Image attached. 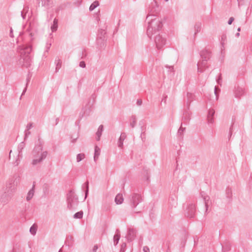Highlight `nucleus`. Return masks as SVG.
I'll list each match as a JSON object with an SVG mask.
<instances>
[{
  "mask_svg": "<svg viewBox=\"0 0 252 252\" xmlns=\"http://www.w3.org/2000/svg\"><path fill=\"white\" fill-rule=\"evenodd\" d=\"M158 5L156 0H154L151 3L149 7V12L152 13L151 15L147 16V20H150L148 22V26L147 30V34L149 37L157 32L159 31L162 27V24L160 20L158 18H154L149 20V18L152 17H155L154 13L157 12Z\"/></svg>",
  "mask_w": 252,
  "mask_h": 252,
  "instance_id": "obj_1",
  "label": "nucleus"
},
{
  "mask_svg": "<svg viewBox=\"0 0 252 252\" xmlns=\"http://www.w3.org/2000/svg\"><path fill=\"white\" fill-rule=\"evenodd\" d=\"M19 50L20 54V58L19 60V64L22 66L29 67L31 65L32 60L30 54L32 51V46L29 45H23L19 46Z\"/></svg>",
  "mask_w": 252,
  "mask_h": 252,
  "instance_id": "obj_2",
  "label": "nucleus"
},
{
  "mask_svg": "<svg viewBox=\"0 0 252 252\" xmlns=\"http://www.w3.org/2000/svg\"><path fill=\"white\" fill-rule=\"evenodd\" d=\"M39 144L35 146L32 151L33 159L32 161V164L35 165L44 160L47 156V152H42V144L40 139H38Z\"/></svg>",
  "mask_w": 252,
  "mask_h": 252,
  "instance_id": "obj_3",
  "label": "nucleus"
},
{
  "mask_svg": "<svg viewBox=\"0 0 252 252\" xmlns=\"http://www.w3.org/2000/svg\"><path fill=\"white\" fill-rule=\"evenodd\" d=\"M129 204L132 209V212L134 213H140L142 210V208L137 209V205L142 201L141 195L140 194L133 193L129 196Z\"/></svg>",
  "mask_w": 252,
  "mask_h": 252,
  "instance_id": "obj_4",
  "label": "nucleus"
},
{
  "mask_svg": "<svg viewBox=\"0 0 252 252\" xmlns=\"http://www.w3.org/2000/svg\"><path fill=\"white\" fill-rule=\"evenodd\" d=\"M67 208L70 210H75L78 205V198L74 192L70 190L67 195Z\"/></svg>",
  "mask_w": 252,
  "mask_h": 252,
  "instance_id": "obj_5",
  "label": "nucleus"
},
{
  "mask_svg": "<svg viewBox=\"0 0 252 252\" xmlns=\"http://www.w3.org/2000/svg\"><path fill=\"white\" fill-rule=\"evenodd\" d=\"M18 182L16 179H11L6 183L5 191L12 195L16 191Z\"/></svg>",
  "mask_w": 252,
  "mask_h": 252,
  "instance_id": "obj_6",
  "label": "nucleus"
},
{
  "mask_svg": "<svg viewBox=\"0 0 252 252\" xmlns=\"http://www.w3.org/2000/svg\"><path fill=\"white\" fill-rule=\"evenodd\" d=\"M155 42L158 49L161 48L165 44L166 39L162 37L161 35L158 34L156 36Z\"/></svg>",
  "mask_w": 252,
  "mask_h": 252,
  "instance_id": "obj_7",
  "label": "nucleus"
},
{
  "mask_svg": "<svg viewBox=\"0 0 252 252\" xmlns=\"http://www.w3.org/2000/svg\"><path fill=\"white\" fill-rule=\"evenodd\" d=\"M208 61V60L202 59L201 61L198 63L197 64L198 72L202 73L208 67L207 65Z\"/></svg>",
  "mask_w": 252,
  "mask_h": 252,
  "instance_id": "obj_8",
  "label": "nucleus"
},
{
  "mask_svg": "<svg viewBox=\"0 0 252 252\" xmlns=\"http://www.w3.org/2000/svg\"><path fill=\"white\" fill-rule=\"evenodd\" d=\"M13 195L4 191L0 197V202L3 204H6L10 200Z\"/></svg>",
  "mask_w": 252,
  "mask_h": 252,
  "instance_id": "obj_9",
  "label": "nucleus"
},
{
  "mask_svg": "<svg viewBox=\"0 0 252 252\" xmlns=\"http://www.w3.org/2000/svg\"><path fill=\"white\" fill-rule=\"evenodd\" d=\"M195 206L193 204H190L188 208L187 217L189 218H193L195 216Z\"/></svg>",
  "mask_w": 252,
  "mask_h": 252,
  "instance_id": "obj_10",
  "label": "nucleus"
},
{
  "mask_svg": "<svg viewBox=\"0 0 252 252\" xmlns=\"http://www.w3.org/2000/svg\"><path fill=\"white\" fill-rule=\"evenodd\" d=\"M200 57L202 59L209 60L211 57V52L208 49H204L201 51Z\"/></svg>",
  "mask_w": 252,
  "mask_h": 252,
  "instance_id": "obj_11",
  "label": "nucleus"
},
{
  "mask_svg": "<svg viewBox=\"0 0 252 252\" xmlns=\"http://www.w3.org/2000/svg\"><path fill=\"white\" fill-rule=\"evenodd\" d=\"M245 94L244 89L240 87H237L235 88L234 90L235 96L236 98H240L241 96Z\"/></svg>",
  "mask_w": 252,
  "mask_h": 252,
  "instance_id": "obj_12",
  "label": "nucleus"
},
{
  "mask_svg": "<svg viewBox=\"0 0 252 252\" xmlns=\"http://www.w3.org/2000/svg\"><path fill=\"white\" fill-rule=\"evenodd\" d=\"M136 231L133 228L129 229L127 238L128 241H132L136 236Z\"/></svg>",
  "mask_w": 252,
  "mask_h": 252,
  "instance_id": "obj_13",
  "label": "nucleus"
},
{
  "mask_svg": "<svg viewBox=\"0 0 252 252\" xmlns=\"http://www.w3.org/2000/svg\"><path fill=\"white\" fill-rule=\"evenodd\" d=\"M126 135L125 132H122L120 135V138L118 141V146L120 148H123V141L126 138Z\"/></svg>",
  "mask_w": 252,
  "mask_h": 252,
  "instance_id": "obj_14",
  "label": "nucleus"
},
{
  "mask_svg": "<svg viewBox=\"0 0 252 252\" xmlns=\"http://www.w3.org/2000/svg\"><path fill=\"white\" fill-rule=\"evenodd\" d=\"M34 187L35 185L33 184L32 188L29 191L26 197L27 201H30L33 197L34 193Z\"/></svg>",
  "mask_w": 252,
  "mask_h": 252,
  "instance_id": "obj_15",
  "label": "nucleus"
},
{
  "mask_svg": "<svg viewBox=\"0 0 252 252\" xmlns=\"http://www.w3.org/2000/svg\"><path fill=\"white\" fill-rule=\"evenodd\" d=\"M215 111L214 109H210L208 111V121L210 124H213L214 123L213 116L215 114Z\"/></svg>",
  "mask_w": 252,
  "mask_h": 252,
  "instance_id": "obj_16",
  "label": "nucleus"
},
{
  "mask_svg": "<svg viewBox=\"0 0 252 252\" xmlns=\"http://www.w3.org/2000/svg\"><path fill=\"white\" fill-rule=\"evenodd\" d=\"M41 5L47 8H49L52 6L53 2L50 0H41Z\"/></svg>",
  "mask_w": 252,
  "mask_h": 252,
  "instance_id": "obj_17",
  "label": "nucleus"
},
{
  "mask_svg": "<svg viewBox=\"0 0 252 252\" xmlns=\"http://www.w3.org/2000/svg\"><path fill=\"white\" fill-rule=\"evenodd\" d=\"M103 130V125H101L99 126L97 131L96 133V140L97 141H99L100 140Z\"/></svg>",
  "mask_w": 252,
  "mask_h": 252,
  "instance_id": "obj_18",
  "label": "nucleus"
},
{
  "mask_svg": "<svg viewBox=\"0 0 252 252\" xmlns=\"http://www.w3.org/2000/svg\"><path fill=\"white\" fill-rule=\"evenodd\" d=\"M100 148L97 146H95L94 147V159L95 161H96L97 160V159L98 158V157L100 155Z\"/></svg>",
  "mask_w": 252,
  "mask_h": 252,
  "instance_id": "obj_19",
  "label": "nucleus"
},
{
  "mask_svg": "<svg viewBox=\"0 0 252 252\" xmlns=\"http://www.w3.org/2000/svg\"><path fill=\"white\" fill-rule=\"evenodd\" d=\"M120 238V231L118 229H117L116 230V233L115 234V235H114V238H113L114 244L115 246L118 244Z\"/></svg>",
  "mask_w": 252,
  "mask_h": 252,
  "instance_id": "obj_20",
  "label": "nucleus"
},
{
  "mask_svg": "<svg viewBox=\"0 0 252 252\" xmlns=\"http://www.w3.org/2000/svg\"><path fill=\"white\" fill-rule=\"evenodd\" d=\"M124 198L121 194H118L115 198V201L117 204H121L123 203Z\"/></svg>",
  "mask_w": 252,
  "mask_h": 252,
  "instance_id": "obj_21",
  "label": "nucleus"
},
{
  "mask_svg": "<svg viewBox=\"0 0 252 252\" xmlns=\"http://www.w3.org/2000/svg\"><path fill=\"white\" fill-rule=\"evenodd\" d=\"M187 104L189 105L190 102L194 99V95L190 93H188L187 94Z\"/></svg>",
  "mask_w": 252,
  "mask_h": 252,
  "instance_id": "obj_22",
  "label": "nucleus"
},
{
  "mask_svg": "<svg viewBox=\"0 0 252 252\" xmlns=\"http://www.w3.org/2000/svg\"><path fill=\"white\" fill-rule=\"evenodd\" d=\"M55 63L56 64V72H57L59 71V69H60L62 66V62L61 60L59 59H56Z\"/></svg>",
  "mask_w": 252,
  "mask_h": 252,
  "instance_id": "obj_23",
  "label": "nucleus"
},
{
  "mask_svg": "<svg viewBox=\"0 0 252 252\" xmlns=\"http://www.w3.org/2000/svg\"><path fill=\"white\" fill-rule=\"evenodd\" d=\"M203 199L205 204L206 212L207 211L208 209V203L209 202L210 197L208 195H205L203 196Z\"/></svg>",
  "mask_w": 252,
  "mask_h": 252,
  "instance_id": "obj_24",
  "label": "nucleus"
},
{
  "mask_svg": "<svg viewBox=\"0 0 252 252\" xmlns=\"http://www.w3.org/2000/svg\"><path fill=\"white\" fill-rule=\"evenodd\" d=\"M201 28V24L200 23H197L195 24V25H194V30H195L194 34L195 35L200 31Z\"/></svg>",
  "mask_w": 252,
  "mask_h": 252,
  "instance_id": "obj_25",
  "label": "nucleus"
},
{
  "mask_svg": "<svg viewBox=\"0 0 252 252\" xmlns=\"http://www.w3.org/2000/svg\"><path fill=\"white\" fill-rule=\"evenodd\" d=\"M51 30L53 32L56 31L58 28V20L56 19H55L53 21V24L51 27Z\"/></svg>",
  "mask_w": 252,
  "mask_h": 252,
  "instance_id": "obj_26",
  "label": "nucleus"
},
{
  "mask_svg": "<svg viewBox=\"0 0 252 252\" xmlns=\"http://www.w3.org/2000/svg\"><path fill=\"white\" fill-rule=\"evenodd\" d=\"M99 5V2L98 1H94L90 6L89 10L90 11H93L94 9L96 7Z\"/></svg>",
  "mask_w": 252,
  "mask_h": 252,
  "instance_id": "obj_27",
  "label": "nucleus"
},
{
  "mask_svg": "<svg viewBox=\"0 0 252 252\" xmlns=\"http://www.w3.org/2000/svg\"><path fill=\"white\" fill-rule=\"evenodd\" d=\"M83 216V212L82 211H80L76 213L74 216L73 218L74 219H82Z\"/></svg>",
  "mask_w": 252,
  "mask_h": 252,
  "instance_id": "obj_28",
  "label": "nucleus"
},
{
  "mask_svg": "<svg viewBox=\"0 0 252 252\" xmlns=\"http://www.w3.org/2000/svg\"><path fill=\"white\" fill-rule=\"evenodd\" d=\"M183 119L184 121H188L190 119V114L188 111H185L183 116Z\"/></svg>",
  "mask_w": 252,
  "mask_h": 252,
  "instance_id": "obj_29",
  "label": "nucleus"
},
{
  "mask_svg": "<svg viewBox=\"0 0 252 252\" xmlns=\"http://www.w3.org/2000/svg\"><path fill=\"white\" fill-rule=\"evenodd\" d=\"M73 242V237L71 236H68L66 238L65 243L67 244L68 246H71L72 245V243Z\"/></svg>",
  "mask_w": 252,
  "mask_h": 252,
  "instance_id": "obj_30",
  "label": "nucleus"
},
{
  "mask_svg": "<svg viewBox=\"0 0 252 252\" xmlns=\"http://www.w3.org/2000/svg\"><path fill=\"white\" fill-rule=\"evenodd\" d=\"M130 120L131 122H130V126L133 128L136 124V118L135 116H132L131 117Z\"/></svg>",
  "mask_w": 252,
  "mask_h": 252,
  "instance_id": "obj_31",
  "label": "nucleus"
},
{
  "mask_svg": "<svg viewBox=\"0 0 252 252\" xmlns=\"http://www.w3.org/2000/svg\"><path fill=\"white\" fill-rule=\"evenodd\" d=\"M36 230H37V226L35 224L32 225L30 229V231L31 233L33 235H34L36 234Z\"/></svg>",
  "mask_w": 252,
  "mask_h": 252,
  "instance_id": "obj_32",
  "label": "nucleus"
},
{
  "mask_svg": "<svg viewBox=\"0 0 252 252\" xmlns=\"http://www.w3.org/2000/svg\"><path fill=\"white\" fill-rule=\"evenodd\" d=\"M84 158H85V154H79L77 155V157H76L77 161L80 162Z\"/></svg>",
  "mask_w": 252,
  "mask_h": 252,
  "instance_id": "obj_33",
  "label": "nucleus"
},
{
  "mask_svg": "<svg viewBox=\"0 0 252 252\" xmlns=\"http://www.w3.org/2000/svg\"><path fill=\"white\" fill-rule=\"evenodd\" d=\"M226 41V34H222L221 37V44L223 47H224V45L225 41Z\"/></svg>",
  "mask_w": 252,
  "mask_h": 252,
  "instance_id": "obj_34",
  "label": "nucleus"
},
{
  "mask_svg": "<svg viewBox=\"0 0 252 252\" xmlns=\"http://www.w3.org/2000/svg\"><path fill=\"white\" fill-rule=\"evenodd\" d=\"M25 147V143L24 142H21L18 146V149L19 150V154L22 152V149Z\"/></svg>",
  "mask_w": 252,
  "mask_h": 252,
  "instance_id": "obj_35",
  "label": "nucleus"
},
{
  "mask_svg": "<svg viewBox=\"0 0 252 252\" xmlns=\"http://www.w3.org/2000/svg\"><path fill=\"white\" fill-rule=\"evenodd\" d=\"M185 130V128H183L182 127V124L181 125V126L180 127L178 131V134L180 135H182L184 132V131Z\"/></svg>",
  "mask_w": 252,
  "mask_h": 252,
  "instance_id": "obj_36",
  "label": "nucleus"
},
{
  "mask_svg": "<svg viewBox=\"0 0 252 252\" xmlns=\"http://www.w3.org/2000/svg\"><path fill=\"white\" fill-rule=\"evenodd\" d=\"M85 184L86 187V189L85 190V197H86L89 192V182L87 181Z\"/></svg>",
  "mask_w": 252,
  "mask_h": 252,
  "instance_id": "obj_37",
  "label": "nucleus"
},
{
  "mask_svg": "<svg viewBox=\"0 0 252 252\" xmlns=\"http://www.w3.org/2000/svg\"><path fill=\"white\" fill-rule=\"evenodd\" d=\"M30 134L31 132L30 131V130L26 129L25 131V139H26Z\"/></svg>",
  "mask_w": 252,
  "mask_h": 252,
  "instance_id": "obj_38",
  "label": "nucleus"
},
{
  "mask_svg": "<svg viewBox=\"0 0 252 252\" xmlns=\"http://www.w3.org/2000/svg\"><path fill=\"white\" fill-rule=\"evenodd\" d=\"M27 32L29 35V36H30V37H31L30 40H32L33 39V38H32L33 34H32V32H31V30L29 29H27Z\"/></svg>",
  "mask_w": 252,
  "mask_h": 252,
  "instance_id": "obj_39",
  "label": "nucleus"
},
{
  "mask_svg": "<svg viewBox=\"0 0 252 252\" xmlns=\"http://www.w3.org/2000/svg\"><path fill=\"white\" fill-rule=\"evenodd\" d=\"M223 250L224 252H228L230 250V247L229 246H226L225 247H222Z\"/></svg>",
  "mask_w": 252,
  "mask_h": 252,
  "instance_id": "obj_40",
  "label": "nucleus"
},
{
  "mask_svg": "<svg viewBox=\"0 0 252 252\" xmlns=\"http://www.w3.org/2000/svg\"><path fill=\"white\" fill-rule=\"evenodd\" d=\"M165 67L168 69V71L170 72H173L174 71V68L173 66H168L166 65Z\"/></svg>",
  "mask_w": 252,
  "mask_h": 252,
  "instance_id": "obj_41",
  "label": "nucleus"
},
{
  "mask_svg": "<svg viewBox=\"0 0 252 252\" xmlns=\"http://www.w3.org/2000/svg\"><path fill=\"white\" fill-rule=\"evenodd\" d=\"M126 247V243H123L121 245V248L120 251L121 252H124V251H125V249Z\"/></svg>",
  "mask_w": 252,
  "mask_h": 252,
  "instance_id": "obj_42",
  "label": "nucleus"
},
{
  "mask_svg": "<svg viewBox=\"0 0 252 252\" xmlns=\"http://www.w3.org/2000/svg\"><path fill=\"white\" fill-rule=\"evenodd\" d=\"M32 123H29L26 126V129L30 130L31 129L32 127Z\"/></svg>",
  "mask_w": 252,
  "mask_h": 252,
  "instance_id": "obj_43",
  "label": "nucleus"
},
{
  "mask_svg": "<svg viewBox=\"0 0 252 252\" xmlns=\"http://www.w3.org/2000/svg\"><path fill=\"white\" fill-rule=\"evenodd\" d=\"M79 66L81 67L85 68L86 67V63H85V62H84V61L80 62V63H79Z\"/></svg>",
  "mask_w": 252,
  "mask_h": 252,
  "instance_id": "obj_44",
  "label": "nucleus"
},
{
  "mask_svg": "<svg viewBox=\"0 0 252 252\" xmlns=\"http://www.w3.org/2000/svg\"><path fill=\"white\" fill-rule=\"evenodd\" d=\"M110 206L109 204H107V205H103V209L105 210V211H107L109 209Z\"/></svg>",
  "mask_w": 252,
  "mask_h": 252,
  "instance_id": "obj_45",
  "label": "nucleus"
},
{
  "mask_svg": "<svg viewBox=\"0 0 252 252\" xmlns=\"http://www.w3.org/2000/svg\"><path fill=\"white\" fill-rule=\"evenodd\" d=\"M143 251L144 252H150V249L147 246H145L143 247Z\"/></svg>",
  "mask_w": 252,
  "mask_h": 252,
  "instance_id": "obj_46",
  "label": "nucleus"
},
{
  "mask_svg": "<svg viewBox=\"0 0 252 252\" xmlns=\"http://www.w3.org/2000/svg\"><path fill=\"white\" fill-rule=\"evenodd\" d=\"M234 19L233 17H231L229 18L228 21V24L229 25H231L232 24V23L233 22V21H234Z\"/></svg>",
  "mask_w": 252,
  "mask_h": 252,
  "instance_id": "obj_47",
  "label": "nucleus"
},
{
  "mask_svg": "<svg viewBox=\"0 0 252 252\" xmlns=\"http://www.w3.org/2000/svg\"><path fill=\"white\" fill-rule=\"evenodd\" d=\"M97 249H98V246L97 245H95L94 246V247L93 248V252H96V251H97Z\"/></svg>",
  "mask_w": 252,
  "mask_h": 252,
  "instance_id": "obj_48",
  "label": "nucleus"
},
{
  "mask_svg": "<svg viewBox=\"0 0 252 252\" xmlns=\"http://www.w3.org/2000/svg\"><path fill=\"white\" fill-rule=\"evenodd\" d=\"M142 103V101L141 99H138L137 100V104L138 105V106H140L141 105Z\"/></svg>",
  "mask_w": 252,
  "mask_h": 252,
  "instance_id": "obj_49",
  "label": "nucleus"
},
{
  "mask_svg": "<svg viewBox=\"0 0 252 252\" xmlns=\"http://www.w3.org/2000/svg\"><path fill=\"white\" fill-rule=\"evenodd\" d=\"M9 35L11 37H14L13 33V30H12V28H10Z\"/></svg>",
  "mask_w": 252,
  "mask_h": 252,
  "instance_id": "obj_50",
  "label": "nucleus"
},
{
  "mask_svg": "<svg viewBox=\"0 0 252 252\" xmlns=\"http://www.w3.org/2000/svg\"><path fill=\"white\" fill-rule=\"evenodd\" d=\"M221 80V74L220 75L219 78L217 79V81L218 84H220V82Z\"/></svg>",
  "mask_w": 252,
  "mask_h": 252,
  "instance_id": "obj_51",
  "label": "nucleus"
},
{
  "mask_svg": "<svg viewBox=\"0 0 252 252\" xmlns=\"http://www.w3.org/2000/svg\"><path fill=\"white\" fill-rule=\"evenodd\" d=\"M27 91V87L24 89V91H23V93L22 94L21 96L25 94Z\"/></svg>",
  "mask_w": 252,
  "mask_h": 252,
  "instance_id": "obj_52",
  "label": "nucleus"
},
{
  "mask_svg": "<svg viewBox=\"0 0 252 252\" xmlns=\"http://www.w3.org/2000/svg\"><path fill=\"white\" fill-rule=\"evenodd\" d=\"M51 45V43H50V44H48V45H47V47H46V48H47V51H48V50H49V49H50Z\"/></svg>",
  "mask_w": 252,
  "mask_h": 252,
  "instance_id": "obj_53",
  "label": "nucleus"
},
{
  "mask_svg": "<svg viewBox=\"0 0 252 252\" xmlns=\"http://www.w3.org/2000/svg\"><path fill=\"white\" fill-rule=\"evenodd\" d=\"M21 16H22V17H23V19L25 18V15L23 14V11L21 12Z\"/></svg>",
  "mask_w": 252,
  "mask_h": 252,
  "instance_id": "obj_54",
  "label": "nucleus"
},
{
  "mask_svg": "<svg viewBox=\"0 0 252 252\" xmlns=\"http://www.w3.org/2000/svg\"><path fill=\"white\" fill-rule=\"evenodd\" d=\"M59 121V118H57L56 119V125H57L58 124Z\"/></svg>",
  "mask_w": 252,
  "mask_h": 252,
  "instance_id": "obj_55",
  "label": "nucleus"
},
{
  "mask_svg": "<svg viewBox=\"0 0 252 252\" xmlns=\"http://www.w3.org/2000/svg\"><path fill=\"white\" fill-rule=\"evenodd\" d=\"M215 94L216 95V96H217V88H216V87H215Z\"/></svg>",
  "mask_w": 252,
  "mask_h": 252,
  "instance_id": "obj_56",
  "label": "nucleus"
},
{
  "mask_svg": "<svg viewBox=\"0 0 252 252\" xmlns=\"http://www.w3.org/2000/svg\"><path fill=\"white\" fill-rule=\"evenodd\" d=\"M239 35H240V33H239V32H237V33L236 34V36L237 37H238V36H239Z\"/></svg>",
  "mask_w": 252,
  "mask_h": 252,
  "instance_id": "obj_57",
  "label": "nucleus"
},
{
  "mask_svg": "<svg viewBox=\"0 0 252 252\" xmlns=\"http://www.w3.org/2000/svg\"><path fill=\"white\" fill-rule=\"evenodd\" d=\"M16 164L15 165L17 166L18 165V164H19V163L18 162V160H16Z\"/></svg>",
  "mask_w": 252,
  "mask_h": 252,
  "instance_id": "obj_58",
  "label": "nucleus"
},
{
  "mask_svg": "<svg viewBox=\"0 0 252 252\" xmlns=\"http://www.w3.org/2000/svg\"><path fill=\"white\" fill-rule=\"evenodd\" d=\"M237 30H238V32H240L241 31V28H238Z\"/></svg>",
  "mask_w": 252,
  "mask_h": 252,
  "instance_id": "obj_59",
  "label": "nucleus"
},
{
  "mask_svg": "<svg viewBox=\"0 0 252 252\" xmlns=\"http://www.w3.org/2000/svg\"><path fill=\"white\" fill-rule=\"evenodd\" d=\"M239 2V3H240V0H237Z\"/></svg>",
  "mask_w": 252,
  "mask_h": 252,
  "instance_id": "obj_60",
  "label": "nucleus"
},
{
  "mask_svg": "<svg viewBox=\"0 0 252 252\" xmlns=\"http://www.w3.org/2000/svg\"><path fill=\"white\" fill-rule=\"evenodd\" d=\"M11 152H12V151H10L9 154H10Z\"/></svg>",
  "mask_w": 252,
  "mask_h": 252,
  "instance_id": "obj_61",
  "label": "nucleus"
},
{
  "mask_svg": "<svg viewBox=\"0 0 252 252\" xmlns=\"http://www.w3.org/2000/svg\"><path fill=\"white\" fill-rule=\"evenodd\" d=\"M59 252H61V250H60Z\"/></svg>",
  "mask_w": 252,
  "mask_h": 252,
  "instance_id": "obj_62",
  "label": "nucleus"
},
{
  "mask_svg": "<svg viewBox=\"0 0 252 252\" xmlns=\"http://www.w3.org/2000/svg\"><path fill=\"white\" fill-rule=\"evenodd\" d=\"M168 0H165V1H167Z\"/></svg>",
  "mask_w": 252,
  "mask_h": 252,
  "instance_id": "obj_63",
  "label": "nucleus"
}]
</instances>
